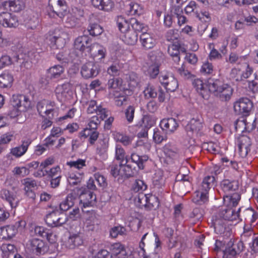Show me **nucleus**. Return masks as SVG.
I'll return each instance as SVG.
<instances>
[{"label":"nucleus","instance_id":"1","mask_svg":"<svg viewBox=\"0 0 258 258\" xmlns=\"http://www.w3.org/2000/svg\"><path fill=\"white\" fill-rule=\"evenodd\" d=\"M209 91L222 101L229 100L233 93V89L227 84H223L219 79H209L208 81Z\"/></svg>","mask_w":258,"mask_h":258},{"label":"nucleus","instance_id":"2","mask_svg":"<svg viewBox=\"0 0 258 258\" xmlns=\"http://www.w3.org/2000/svg\"><path fill=\"white\" fill-rule=\"evenodd\" d=\"M30 106L31 102L25 95H13L10 101V110L8 115L11 118H14L18 116L20 112L26 111Z\"/></svg>","mask_w":258,"mask_h":258},{"label":"nucleus","instance_id":"3","mask_svg":"<svg viewBox=\"0 0 258 258\" xmlns=\"http://www.w3.org/2000/svg\"><path fill=\"white\" fill-rule=\"evenodd\" d=\"M61 210H56L47 214L45 221L51 227H57L62 226L68 221V217Z\"/></svg>","mask_w":258,"mask_h":258},{"label":"nucleus","instance_id":"4","mask_svg":"<svg viewBox=\"0 0 258 258\" xmlns=\"http://www.w3.org/2000/svg\"><path fill=\"white\" fill-rule=\"evenodd\" d=\"M26 247L30 252L36 255L43 254L48 250L45 242L38 238L30 239L26 244Z\"/></svg>","mask_w":258,"mask_h":258},{"label":"nucleus","instance_id":"5","mask_svg":"<svg viewBox=\"0 0 258 258\" xmlns=\"http://www.w3.org/2000/svg\"><path fill=\"white\" fill-rule=\"evenodd\" d=\"M253 107L252 102L247 98H242L234 104V110L238 115L247 116Z\"/></svg>","mask_w":258,"mask_h":258},{"label":"nucleus","instance_id":"6","mask_svg":"<svg viewBox=\"0 0 258 258\" xmlns=\"http://www.w3.org/2000/svg\"><path fill=\"white\" fill-rule=\"evenodd\" d=\"M99 71L98 64L93 61H89L82 66L81 74L84 78L88 79L96 77Z\"/></svg>","mask_w":258,"mask_h":258},{"label":"nucleus","instance_id":"7","mask_svg":"<svg viewBox=\"0 0 258 258\" xmlns=\"http://www.w3.org/2000/svg\"><path fill=\"white\" fill-rule=\"evenodd\" d=\"M211 189L202 182L199 190L195 192L196 195L193 198L192 202L200 205L208 202L209 201V191Z\"/></svg>","mask_w":258,"mask_h":258},{"label":"nucleus","instance_id":"8","mask_svg":"<svg viewBox=\"0 0 258 258\" xmlns=\"http://www.w3.org/2000/svg\"><path fill=\"white\" fill-rule=\"evenodd\" d=\"M0 24L7 28H15L18 26L17 17L7 12L0 13Z\"/></svg>","mask_w":258,"mask_h":258},{"label":"nucleus","instance_id":"9","mask_svg":"<svg viewBox=\"0 0 258 258\" xmlns=\"http://www.w3.org/2000/svg\"><path fill=\"white\" fill-rule=\"evenodd\" d=\"M237 145L240 156L242 158L245 157L250 151L251 140L248 136L242 135L237 139Z\"/></svg>","mask_w":258,"mask_h":258},{"label":"nucleus","instance_id":"10","mask_svg":"<svg viewBox=\"0 0 258 258\" xmlns=\"http://www.w3.org/2000/svg\"><path fill=\"white\" fill-rule=\"evenodd\" d=\"M91 45V39L87 35L78 37L74 42V48L82 52L86 50L90 51Z\"/></svg>","mask_w":258,"mask_h":258},{"label":"nucleus","instance_id":"11","mask_svg":"<svg viewBox=\"0 0 258 258\" xmlns=\"http://www.w3.org/2000/svg\"><path fill=\"white\" fill-rule=\"evenodd\" d=\"M159 79L160 83L167 91L174 92L178 88V81L174 77L161 75Z\"/></svg>","mask_w":258,"mask_h":258},{"label":"nucleus","instance_id":"12","mask_svg":"<svg viewBox=\"0 0 258 258\" xmlns=\"http://www.w3.org/2000/svg\"><path fill=\"white\" fill-rule=\"evenodd\" d=\"M240 210V208L235 212L232 208H221L217 214L218 217H221L225 221H234L239 218Z\"/></svg>","mask_w":258,"mask_h":258},{"label":"nucleus","instance_id":"13","mask_svg":"<svg viewBox=\"0 0 258 258\" xmlns=\"http://www.w3.org/2000/svg\"><path fill=\"white\" fill-rule=\"evenodd\" d=\"M31 143V139H23L21 141V145L11 149L10 153L16 158H19L25 154Z\"/></svg>","mask_w":258,"mask_h":258},{"label":"nucleus","instance_id":"14","mask_svg":"<svg viewBox=\"0 0 258 258\" xmlns=\"http://www.w3.org/2000/svg\"><path fill=\"white\" fill-rule=\"evenodd\" d=\"M82 191L80 195V201L83 204V207H89L92 206L96 201V196L93 192L88 190L85 188H82Z\"/></svg>","mask_w":258,"mask_h":258},{"label":"nucleus","instance_id":"15","mask_svg":"<svg viewBox=\"0 0 258 258\" xmlns=\"http://www.w3.org/2000/svg\"><path fill=\"white\" fill-rule=\"evenodd\" d=\"M160 126L165 130L166 134H171L177 130L178 123L173 118H164L161 121Z\"/></svg>","mask_w":258,"mask_h":258},{"label":"nucleus","instance_id":"16","mask_svg":"<svg viewBox=\"0 0 258 258\" xmlns=\"http://www.w3.org/2000/svg\"><path fill=\"white\" fill-rule=\"evenodd\" d=\"M67 33L64 31H59L58 33H55L54 35L50 37L49 40L52 44L57 48H62L66 43Z\"/></svg>","mask_w":258,"mask_h":258},{"label":"nucleus","instance_id":"17","mask_svg":"<svg viewBox=\"0 0 258 258\" xmlns=\"http://www.w3.org/2000/svg\"><path fill=\"white\" fill-rule=\"evenodd\" d=\"M53 103L47 100H42L39 101L37 105V110L41 115H42V113H44L46 115L48 116L49 119H51L53 117V114H51V117L49 115L53 111V109L51 107L53 106Z\"/></svg>","mask_w":258,"mask_h":258},{"label":"nucleus","instance_id":"18","mask_svg":"<svg viewBox=\"0 0 258 258\" xmlns=\"http://www.w3.org/2000/svg\"><path fill=\"white\" fill-rule=\"evenodd\" d=\"M66 2L64 0H49L50 9L58 17H61L62 12L66 11Z\"/></svg>","mask_w":258,"mask_h":258},{"label":"nucleus","instance_id":"19","mask_svg":"<svg viewBox=\"0 0 258 258\" xmlns=\"http://www.w3.org/2000/svg\"><path fill=\"white\" fill-rule=\"evenodd\" d=\"M88 217L86 218V226L89 230L94 231L100 225V221L97 218L95 211H87Z\"/></svg>","mask_w":258,"mask_h":258},{"label":"nucleus","instance_id":"20","mask_svg":"<svg viewBox=\"0 0 258 258\" xmlns=\"http://www.w3.org/2000/svg\"><path fill=\"white\" fill-rule=\"evenodd\" d=\"M140 41L142 47L145 49L153 48L156 45V41L153 35L143 32L140 36Z\"/></svg>","mask_w":258,"mask_h":258},{"label":"nucleus","instance_id":"21","mask_svg":"<svg viewBox=\"0 0 258 258\" xmlns=\"http://www.w3.org/2000/svg\"><path fill=\"white\" fill-rule=\"evenodd\" d=\"M203 120L202 118H193L185 126V130L187 132L198 133L203 128Z\"/></svg>","mask_w":258,"mask_h":258},{"label":"nucleus","instance_id":"22","mask_svg":"<svg viewBox=\"0 0 258 258\" xmlns=\"http://www.w3.org/2000/svg\"><path fill=\"white\" fill-rule=\"evenodd\" d=\"M0 197L9 202L12 208H15L18 206L19 200L16 195L9 190L3 189L0 192Z\"/></svg>","mask_w":258,"mask_h":258},{"label":"nucleus","instance_id":"23","mask_svg":"<svg viewBox=\"0 0 258 258\" xmlns=\"http://www.w3.org/2000/svg\"><path fill=\"white\" fill-rule=\"evenodd\" d=\"M79 137L86 139L89 137L88 141L91 145H94L99 137V133L96 131H92L87 126L79 133Z\"/></svg>","mask_w":258,"mask_h":258},{"label":"nucleus","instance_id":"24","mask_svg":"<svg viewBox=\"0 0 258 258\" xmlns=\"http://www.w3.org/2000/svg\"><path fill=\"white\" fill-rule=\"evenodd\" d=\"M21 221L16 222L14 225H7L2 228V232L5 235L7 234V237L4 236V238L11 239L18 232V229L20 227Z\"/></svg>","mask_w":258,"mask_h":258},{"label":"nucleus","instance_id":"25","mask_svg":"<svg viewBox=\"0 0 258 258\" xmlns=\"http://www.w3.org/2000/svg\"><path fill=\"white\" fill-rule=\"evenodd\" d=\"M225 220L221 217H218V214L213 217L212 224L217 233L221 234L224 232L225 229Z\"/></svg>","mask_w":258,"mask_h":258},{"label":"nucleus","instance_id":"26","mask_svg":"<svg viewBox=\"0 0 258 258\" xmlns=\"http://www.w3.org/2000/svg\"><path fill=\"white\" fill-rule=\"evenodd\" d=\"M83 242V239L79 234H73L69 236L66 242V246L70 249H74L82 245Z\"/></svg>","mask_w":258,"mask_h":258},{"label":"nucleus","instance_id":"27","mask_svg":"<svg viewBox=\"0 0 258 258\" xmlns=\"http://www.w3.org/2000/svg\"><path fill=\"white\" fill-rule=\"evenodd\" d=\"M115 159L119 161L121 165L126 164L128 163L127 156L123 148L119 145H117L115 147Z\"/></svg>","mask_w":258,"mask_h":258},{"label":"nucleus","instance_id":"28","mask_svg":"<svg viewBox=\"0 0 258 258\" xmlns=\"http://www.w3.org/2000/svg\"><path fill=\"white\" fill-rule=\"evenodd\" d=\"M221 187L225 192L233 191L238 188V183L236 180L224 179L221 182Z\"/></svg>","mask_w":258,"mask_h":258},{"label":"nucleus","instance_id":"29","mask_svg":"<svg viewBox=\"0 0 258 258\" xmlns=\"http://www.w3.org/2000/svg\"><path fill=\"white\" fill-rule=\"evenodd\" d=\"M4 6L6 9L9 8L13 12H18L24 8V4L22 0L5 2Z\"/></svg>","mask_w":258,"mask_h":258},{"label":"nucleus","instance_id":"30","mask_svg":"<svg viewBox=\"0 0 258 258\" xmlns=\"http://www.w3.org/2000/svg\"><path fill=\"white\" fill-rule=\"evenodd\" d=\"M77 200L75 194L71 193L69 194L66 200L59 204V209L61 211H66L72 207L75 204V201Z\"/></svg>","mask_w":258,"mask_h":258},{"label":"nucleus","instance_id":"31","mask_svg":"<svg viewBox=\"0 0 258 258\" xmlns=\"http://www.w3.org/2000/svg\"><path fill=\"white\" fill-rule=\"evenodd\" d=\"M241 198L240 195L238 193H234L230 196H224V202L228 207H236Z\"/></svg>","mask_w":258,"mask_h":258},{"label":"nucleus","instance_id":"32","mask_svg":"<svg viewBox=\"0 0 258 258\" xmlns=\"http://www.w3.org/2000/svg\"><path fill=\"white\" fill-rule=\"evenodd\" d=\"M123 67V65L118 59L115 60L112 63L108 68L107 72L112 76H118L119 72Z\"/></svg>","mask_w":258,"mask_h":258},{"label":"nucleus","instance_id":"33","mask_svg":"<svg viewBox=\"0 0 258 258\" xmlns=\"http://www.w3.org/2000/svg\"><path fill=\"white\" fill-rule=\"evenodd\" d=\"M147 203L145 205L146 210H156L158 208L159 201L157 197L152 195H147Z\"/></svg>","mask_w":258,"mask_h":258},{"label":"nucleus","instance_id":"34","mask_svg":"<svg viewBox=\"0 0 258 258\" xmlns=\"http://www.w3.org/2000/svg\"><path fill=\"white\" fill-rule=\"evenodd\" d=\"M14 81L13 76L10 73H4L0 75V88H10Z\"/></svg>","mask_w":258,"mask_h":258},{"label":"nucleus","instance_id":"35","mask_svg":"<svg viewBox=\"0 0 258 258\" xmlns=\"http://www.w3.org/2000/svg\"><path fill=\"white\" fill-rule=\"evenodd\" d=\"M4 258H13L16 249L13 244H3L1 247Z\"/></svg>","mask_w":258,"mask_h":258},{"label":"nucleus","instance_id":"36","mask_svg":"<svg viewBox=\"0 0 258 258\" xmlns=\"http://www.w3.org/2000/svg\"><path fill=\"white\" fill-rule=\"evenodd\" d=\"M138 40V34L133 30H127L124 32V41L128 45H134Z\"/></svg>","mask_w":258,"mask_h":258},{"label":"nucleus","instance_id":"37","mask_svg":"<svg viewBox=\"0 0 258 258\" xmlns=\"http://www.w3.org/2000/svg\"><path fill=\"white\" fill-rule=\"evenodd\" d=\"M167 134L165 130L156 128L154 130L153 140L157 144H159L164 140H167Z\"/></svg>","mask_w":258,"mask_h":258},{"label":"nucleus","instance_id":"38","mask_svg":"<svg viewBox=\"0 0 258 258\" xmlns=\"http://www.w3.org/2000/svg\"><path fill=\"white\" fill-rule=\"evenodd\" d=\"M50 74L51 79H55L59 78L64 72V68L60 65H55L48 70Z\"/></svg>","mask_w":258,"mask_h":258},{"label":"nucleus","instance_id":"39","mask_svg":"<svg viewBox=\"0 0 258 258\" xmlns=\"http://www.w3.org/2000/svg\"><path fill=\"white\" fill-rule=\"evenodd\" d=\"M130 24L135 32H142L143 33L147 30V26L135 18L130 19Z\"/></svg>","mask_w":258,"mask_h":258},{"label":"nucleus","instance_id":"40","mask_svg":"<svg viewBox=\"0 0 258 258\" xmlns=\"http://www.w3.org/2000/svg\"><path fill=\"white\" fill-rule=\"evenodd\" d=\"M132 161L136 163L139 169H143L144 168V164L148 159V157L146 155L139 156L136 153H133L131 156Z\"/></svg>","mask_w":258,"mask_h":258},{"label":"nucleus","instance_id":"41","mask_svg":"<svg viewBox=\"0 0 258 258\" xmlns=\"http://www.w3.org/2000/svg\"><path fill=\"white\" fill-rule=\"evenodd\" d=\"M70 89V84L69 83H65L61 85H57L54 92L57 97H62L66 96V93H68Z\"/></svg>","mask_w":258,"mask_h":258},{"label":"nucleus","instance_id":"42","mask_svg":"<svg viewBox=\"0 0 258 258\" xmlns=\"http://www.w3.org/2000/svg\"><path fill=\"white\" fill-rule=\"evenodd\" d=\"M116 24L118 29L122 33L127 31L130 28V22H128L121 16H117L116 18Z\"/></svg>","mask_w":258,"mask_h":258},{"label":"nucleus","instance_id":"43","mask_svg":"<svg viewBox=\"0 0 258 258\" xmlns=\"http://www.w3.org/2000/svg\"><path fill=\"white\" fill-rule=\"evenodd\" d=\"M147 188V185L146 183L142 180L137 179L133 183L132 190L135 192H142L143 191L145 190Z\"/></svg>","mask_w":258,"mask_h":258},{"label":"nucleus","instance_id":"44","mask_svg":"<svg viewBox=\"0 0 258 258\" xmlns=\"http://www.w3.org/2000/svg\"><path fill=\"white\" fill-rule=\"evenodd\" d=\"M126 234L125 228L120 225L114 226L110 230V235L112 238H116L118 235H124Z\"/></svg>","mask_w":258,"mask_h":258},{"label":"nucleus","instance_id":"45","mask_svg":"<svg viewBox=\"0 0 258 258\" xmlns=\"http://www.w3.org/2000/svg\"><path fill=\"white\" fill-rule=\"evenodd\" d=\"M127 80L128 86L131 89H133L137 87L140 82L139 77L137 74L134 72H131L128 74Z\"/></svg>","mask_w":258,"mask_h":258},{"label":"nucleus","instance_id":"46","mask_svg":"<svg viewBox=\"0 0 258 258\" xmlns=\"http://www.w3.org/2000/svg\"><path fill=\"white\" fill-rule=\"evenodd\" d=\"M87 29L89 34L93 36L99 35L103 31V28L97 23L90 24Z\"/></svg>","mask_w":258,"mask_h":258},{"label":"nucleus","instance_id":"47","mask_svg":"<svg viewBox=\"0 0 258 258\" xmlns=\"http://www.w3.org/2000/svg\"><path fill=\"white\" fill-rule=\"evenodd\" d=\"M119 166L121 168V176L126 178L133 176L134 172L132 170V166L130 164H124L121 165L119 163Z\"/></svg>","mask_w":258,"mask_h":258},{"label":"nucleus","instance_id":"48","mask_svg":"<svg viewBox=\"0 0 258 258\" xmlns=\"http://www.w3.org/2000/svg\"><path fill=\"white\" fill-rule=\"evenodd\" d=\"M147 195L143 192H140L137 197L135 198V203L136 205L140 208L145 209L146 203H147Z\"/></svg>","mask_w":258,"mask_h":258},{"label":"nucleus","instance_id":"49","mask_svg":"<svg viewBox=\"0 0 258 258\" xmlns=\"http://www.w3.org/2000/svg\"><path fill=\"white\" fill-rule=\"evenodd\" d=\"M127 14L130 15H140L142 12L141 7L137 3H131L128 6Z\"/></svg>","mask_w":258,"mask_h":258},{"label":"nucleus","instance_id":"50","mask_svg":"<svg viewBox=\"0 0 258 258\" xmlns=\"http://www.w3.org/2000/svg\"><path fill=\"white\" fill-rule=\"evenodd\" d=\"M164 154L170 158L175 157L178 153V150L170 144H166L163 148Z\"/></svg>","mask_w":258,"mask_h":258},{"label":"nucleus","instance_id":"51","mask_svg":"<svg viewBox=\"0 0 258 258\" xmlns=\"http://www.w3.org/2000/svg\"><path fill=\"white\" fill-rule=\"evenodd\" d=\"M202 182L210 188H214L216 185L217 181L216 180V177L211 175H208L204 177Z\"/></svg>","mask_w":258,"mask_h":258},{"label":"nucleus","instance_id":"52","mask_svg":"<svg viewBox=\"0 0 258 258\" xmlns=\"http://www.w3.org/2000/svg\"><path fill=\"white\" fill-rule=\"evenodd\" d=\"M93 177L99 187L104 188L107 186V183L104 176L99 173H96L94 174Z\"/></svg>","mask_w":258,"mask_h":258},{"label":"nucleus","instance_id":"53","mask_svg":"<svg viewBox=\"0 0 258 258\" xmlns=\"http://www.w3.org/2000/svg\"><path fill=\"white\" fill-rule=\"evenodd\" d=\"M135 108L133 105L128 106L124 111L125 117L128 123H131L134 118Z\"/></svg>","mask_w":258,"mask_h":258},{"label":"nucleus","instance_id":"54","mask_svg":"<svg viewBox=\"0 0 258 258\" xmlns=\"http://www.w3.org/2000/svg\"><path fill=\"white\" fill-rule=\"evenodd\" d=\"M180 43L178 41H175L174 43L169 45L168 52L170 55H176L179 54Z\"/></svg>","mask_w":258,"mask_h":258},{"label":"nucleus","instance_id":"55","mask_svg":"<svg viewBox=\"0 0 258 258\" xmlns=\"http://www.w3.org/2000/svg\"><path fill=\"white\" fill-rule=\"evenodd\" d=\"M101 2L100 8L99 9L109 12L111 11L114 7V3L111 0H102Z\"/></svg>","mask_w":258,"mask_h":258},{"label":"nucleus","instance_id":"56","mask_svg":"<svg viewBox=\"0 0 258 258\" xmlns=\"http://www.w3.org/2000/svg\"><path fill=\"white\" fill-rule=\"evenodd\" d=\"M145 96L148 98H154L157 96L158 93L155 90L153 86L148 85L144 91Z\"/></svg>","mask_w":258,"mask_h":258},{"label":"nucleus","instance_id":"57","mask_svg":"<svg viewBox=\"0 0 258 258\" xmlns=\"http://www.w3.org/2000/svg\"><path fill=\"white\" fill-rule=\"evenodd\" d=\"M82 178V174H79L78 175H77L75 174H72L68 179V180L70 184L72 185H76L81 182Z\"/></svg>","mask_w":258,"mask_h":258},{"label":"nucleus","instance_id":"58","mask_svg":"<svg viewBox=\"0 0 258 258\" xmlns=\"http://www.w3.org/2000/svg\"><path fill=\"white\" fill-rule=\"evenodd\" d=\"M177 72L180 76L184 79H189L192 77H194V76L192 75L190 72L186 70L184 64H183L181 68L178 69Z\"/></svg>","mask_w":258,"mask_h":258},{"label":"nucleus","instance_id":"59","mask_svg":"<svg viewBox=\"0 0 258 258\" xmlns=\"http://www.w3.org/2000/svg\"><path fill=\"white\" fill-rule=\"evenodd\" d=\"M159 67L157 63H155L149 66L148 70V73L151 78H155L159 74Z\"/></svg>","mask_w":258,"mask_h":258},{"label":"nucleus","instance_id":"60","mask_svg":"<svg viewBox=\"0 0 258 258\" xmlns=\"http://www.w3.org/2000/svg\"><path fill=\"white\" fill-rule=\"evenodd\" d=\"M23 184L25 185L24 189H32L37 186V184L35 180L30 178H26L23 180Z\"/></svg>","mask_w":258,"mask_h":258},{"label":"nucleus","instance_id":"61","mask_svg":"<svg viewBox=\"0 0 258 258\" xmlns=\"http://www.w3.org/2000/svg\"><path fill=\"white\" fill-rule=\"evenodd\" d=\"M67 164L71 167H75L80 169L86 166L85 160L79 159L76 161H70L67 163Z\"/></svg>","mask_w":258,"mask_h":258},{"label":"nucleus","instance_id":"62","mask_svg":"<svg viewBox=\"0 0 258 258\" xmlns=\"http://www.w3.org/2000/svg\"><path fill=\"white\" fill-rule=\"evenodd\" d=\"M165 37L167 41L174 42V41H178V34L174 30H169L167 32Z\"/></svg>","mask_w":258,"mask_h":258},{"label":"nucleus","instance_id":"63","mask_svg":"<svg viewBox=\"0 0 258 258\" xmlns=\"http://www.w3.org/2000/svg\"><path fill=\"white\" fill-rule=\"evenodd\" d=\"M100 121L97 116H94L91 117L87 127L92 131H96Z\"/></svg>","mask_w":258,"mask_h":258},{"label":"nucleus","instance_id":"64","mask_svg":"<svg viewBox=\"0 0 258 258\" xmlns=\"http://www.w3.org/2000/svg\"><path fill=\"white\" fill-rule=\"evenodd\" d=\"M222 251L224 256H226V258H233L237 253L235 248L231 247H225L224 249H222Z\"/></svg>","mask_w":258,"mask_h":258}]
</instances>
